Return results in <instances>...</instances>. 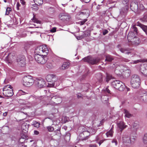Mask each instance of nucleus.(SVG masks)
Instances as JSON below:
<instances>
[{
  "mask_svg": "<svg viewBox=\"0 0 147 147\" xmlns=\"http://www.w3.org/2000/svg\"><path fill=\"white\" fill-rule=\"evenodd\" d=\"M36 53L34 55L36 61L38 63L43 64L48 60L47 55L49 53V50L46 45L40 46L36 49L35 51Z\"/></svg>",
  "mask_w": 147,
  "mask_h": 147,
  "instance_id": "f257e3e1",
  "label": "nucleus"
},
{
  "mask_svg": "<svg viewBox=\"0 0 147 147\" xmlns=\"http://www.w3.org/2000/svg\"><path fill=\"white\" fill-rule=\"evenodd\" d=\"M25 57L24 55L16 57V53L13 52L10 53V63L17 65L20 67H24L26 65Z\"/></svg>",
  "mask_w": 147,
  "mask_h": 147,
  "instance_id": "f03ea898",
  "label": "nucleus"
},
{
  "mask_svg": "<svg viewBox=\"0 0 147 147\" xmlns=\"http://www.w3.org/2000/svg\"><path fill=\"white\" fill-rule=\"evenodd\" d=\"M131 84L133 88H138L140 84V79L139 76L137 75H133L131 79Z\"/></svg>",
  "mask_w": 147,
  "mask_h": 147,
  "instance_id": "7ed1b4c3",
  "label": "nucleus"
},
{
  "mask_svg": "<svg viewBox=\"0 0 147 147\" xmlns=\"http://www.w3.org/2000/svg\"><path fill=\"white\" fill-rule=\"evenodd\" d=\"M34 82L32 77L30 75L24 76L22 78V83L23 86L29 87L32 86Z\"/></svg>",
  "mask_w": 147,
  "mask_h": 147,
  "instance_id": "20e7f679",
  "label": "nucleus"
},
{
  "mask_svg": "<svg viewBox=\"0 0 147 147\" xmlns=\"http://www.w3.org/2000/svg\"><path fill=\"white\" fill-rule=\"evenodd\" d=\"M136 35L137 34L132 31L130 32L128 34L127 38L128 41L129 42V40H130V42H131L133 45H137L140 42L139 38L136 37Z\"/></svg>",
  "mask_w": 147,
  "mask_h": 147,
  "instance_id": "39448f33",
  "label": "nucleus"
},
{
  "mask_svg": "<svg viewBox=\"0 0 147 147\" xmlns=\"http://www.w3.org/2000/svg\"><path fill=\"white\" fill-rule=\"evenodd\" d=\"M82 132L81 133L77 138V140H79V141L86 140L88 138V136L90 135V133L88 131L87 128L83 127Z\"/></svg>",
  "mask_w": 147,
  "mask_h": 147,
  "instance_id": "423d86ee",
  "label": "nucleus"
},
{
  "mask_svg": "<svg viewBox=\"0 0 147 147\" xmlns=\"http://www.w3.org/2000/svg\"><path fill=\"white\" fill-rule=\"evenodd\" d=\"M112 86L120 91H123L125 86L121 82L118 80H114L111 83Z\"/></svg>",
  "mask_w": 147,
  "mask_h": 147,
  "instance_id": "0eeeda50",
  "label": "nucleus"
},
{
  "mask_svg": "<svg viewBox=\"0 0 147 147\" xmlns=\"http://www.w3.org/2000/svg\"><path fill=\"white\" fill-rule=\"evenodd\" d=\"M89 15V11L88 9H85L83 11L81 12L79 14L80 17H82L85 19L83 21L79 22V24L81 25L84 24V23L87 21V19L86 18H87Z\"/></svg>",
  "mask_w": 147,
  "mask_h": 147,
  "instance_id": "6e6552de",
  "label": "nucleus"
},
{
  "mask_svg": "<svg viewBox=\"0 0 147 147\" xmlns=\"http://www.w3.org/2000/svg\"><path fill=\"white\" fill-rule=\"evenodd\" d=\"M136 99L140 102H147V92H140L137 96Z\"/></svg>",
  "mask_w": 147,
  "mask_h": 147,
  "instance_id": "1a4fd4ad",
  "label": "nucleus"
},
{
  "mask_svg": "<svg viewBox=\"0 0 147 147\" xmlns=\"http://www.w3.org/2000/svg\"><path fill=\"white\" fill-rule=\"evenodd\" d=\"M82 60L85 62H87L92 65L96 64L100 61L98 58H92L88 56L84 58Z\"/></svg>",
  "mask_w": 147,
  "mask_h": 147,
  "instance_id": "9d476101",
  "label": "nucleus"
},
{
  "mask_svg": "<svg viewBox=\"0 0 147 147\" xmlns=\"http://www.w3.org/2000/svg\"><path fill=\"white\" fill-rule=\"evenodd\" d=\"M130 7L131 9L134 12H136L138 10V1L131 0V1Z\"/></svg>",
  "mask_w": 147,
  "mask_h": 147,
  "instance_id": "9b49d317",
  "label": "nucleus"
},
{
  "mask_svg": "<svg viewBox=\"0 0 147 147\" xmlns=\"http://www.w3.org/2000/svg\"><path fill=\"white\" fill-rule=\"evenodd\" d=\"M34 83L38 87L42 88L45 86V82L43 79L42 78H39L36 79Z\"/></svg>",
  "mask_w": 147,
  "mask_h": 147,
  "instance_id": "f8f14e48",
  "label": "nucleus"
},
{
  "mask_svg": "<svg viewBox=\"0 0 147 147\" xmlns=\"http://www.w3.org/2000/svg\"><path fill=\"white\" fill-rule=\"evenodd\" d=\"M46 80L49 82H55L57 80V78L55 75L49 74L46 76Z\"/></svg>",
  "mask_w": 147,
  "mask_h": 147,
  "instance_id": "ddd939ff",
  "label": "nucleus"
},
{
  "mask_svg": "<svg viewBox=\"0 0 147 147\" xmlns=\"http://www.w3.org/2000/svg\"><path fill=\"white\" fill-rule=\"evenodd\" d=\"M104 92V95L101 96V98L103 102H106L109 100L108 96L110 94V91L108 89L106 88Z\"/></svg>",
  "mask_w": 147,
  "mask_h": 147,
  "instance_id": "4468645a",
  "label": "nucleus"
},
{
  "mask_svg": "<svg viewBox=\"0 0 147 147\" xmlns=\"http://www.w3.org/2000/svg\"><path fill=\"white\" fill-rule=\"evenodd\" d=\"M123 142V144L126 146H129L131 144L130 137L127 135H124L122 138Z\"/></svg>",
  "mask_w": 147,
  "mask_h": 147,
  "instance_id": "2eb2a0df",
  "label": "nucleus"
},
{
  "mask_svg": "<svg viewBox=\"0 0 147 147\" xmlns=\"http://www.w3.org/2000/svg\"><path fill=\"white\" fill-rule=\"evenodd\" d=\"M118 127L120 129V131H122L127 126V125H125L124 123L122 121H118L117 124Z\"/></svg>",
  "mask_w": 147,
  "mask_h": 147,
  "instance_id": "dca6fc26",
  "label": "nucleus"
},
{
  "mask_svg": "<svg viewBox=\"0 0 147 147\" xmlns=\"http://www.w3.org/2000/svg\"><path fill=\"white\" fill-rule=\"evenodd\" d=\"M59 18L60 20H66L70 18L69 16L67 13H61L59 14Z\"/></svg>",
  "mask_w": 147,
  "mask_h": 147,
  "instance_id": "f3484780",
  "label": "nucleus"
},
{
  "mask_svg": "<svg viewBox=\"0 0 147 147\" xmlns=\"http://www.w3.org/2000/svg\"><path fill=\"white\" fill-rule=\"evenodd\" d=\"M9 86L8 85L5 86H4L3 89V94L5 96H9Z\"/></svg>",
  "mask_w": 147,
  "mask_h": 147,
  "instance_id": "a211bd4d",
  "label": "nucleus"
},
{
  "mask_svg": "<svg viewBox=\"0 0 147 147\" xmlns=\"http://www.w3.org/2000/svg\"><path fill=\"white\" fill-rule=\"evenodd\" d=\"M140 72L143 75L147 76V65L142 66L140 70Z\"/></svg>",
  "mask_w": 147,
  "mask_h": 147,
  "instance_id": "6ab92c4d",
  "label": "nucleus"
},
{
  "mask_svg": "<svg viewBox=\"0 0 147 147\" xmlns=\"http://www.w3.org/2000/svg\"><path fill=\"white\" fill-rule=\"evenodd\" d=\"M123 65H121L118 66L115 69V72L117 74H120V72L121 73H122V71H123V69H121V68H123Z\"/></svg>",
  "mask_w": 147,
  "mask_h": 147,
  "instance_id": "aec40b11",
  "label": "nucleus"
},
{
  "mask_svg": "<svg viewBox=\"0 0 147 147\" xmlns=\"http://www.w3.org/2000/svg\"><path fill=\"white\" fill-rule=\"evenodd\" d=\"M128 7L126 6L122 8L120 11V13L122 15H125L127 12Z\"/></svg>",
  "mask_w": 147,
  "mask_h": 147,
  "instance_id": "412c9836",
  "label": "nucleus"
},
{
  "mask_svg": "<svg viewBox=\"0 0 147 147\" xmlns=\"http://www.w3.org/2000/svg\"><path fill=\"white\" fill-rule=\"evenodd\" d=\"M69 63L68 62H65L63 63L61 67L60 68L61 69L64 70L67 69L69 67Z\"/></svg>",
  "mask_w": 147,
  "mask_h": 147,
  "instance_id": "4be33fe9",
  "label": "nucleus"
},
{
  "mask_svg": "<svg viewBox=\"0 0 147 147\" xmlns=\"http://www.w3.org/2000/svg\"><path fill=\"white\" fill-rule=\"evenodd\" d=\"M113 133V126H112L111 129L106 133V135L107 137H112Z\"/></svg>",
  "mask_w": 147,
  "mask_h": 147,
  "instance_id": "5701e85b",
  "label": "nucleus"
},
{
  "mask_svg": "<svg viewBox=\"0 0 147 147\" xmlns=\"http://www.w3.org/2000/svg\"><path fill=\"white\" fill-rule=\"evenodd\" d=\"M28 124L26 123H23L21 125L22 129L23 130V131H26V130L28 129Z\"/></svg>",
  "mask_w": 147,
  "mask_h": 147,
  "instance_id": "b1692460",
  "label": "nucleus"
},
{
  "mask_svg": "<svg viewBox=\"0 0 147 147\" xmlns=\"http://www.w3.org/2000/svg\"><path fill=\"white\" fill-rule=\"evenodd\" d=\"M88 131L90 133V135H93L96 132V130L95 129H94L91 127L87 128Z\"/></svg>",
  "mask_w": 147,
  "mask_h": 147,
  "instance_id": "393cba45",
  "label": "nucleus"
},
{
  "mask_svg": "<svg viewBox=\"0 0 147 147\" xmlns=\"http://www.w3.org/2000/svg\"><path fill=\"white\" fill-rule=\"evenodd\" d=\"M124 113L125 114V117L129 118L132 116V115L130 114L129 111L125 109L124 110Z\"/></svg>",
  "mask_w": 147,
  "mask_h": 147,
  "instance_id": "a878e982",
  "label": "nucleus"
},
{
  "mask_svg": "<svg viewBox=\"0 0 147 147\" xmlns=\"http://www.w3.org/2000/svg\"><path fill=\"white\" fill-rule=\"evenodd\" d=\"M24 105L26 106V107L27 108H29L35 105L33 103H31L28 102H25Z\"/></svg>",
  "mask_w": 147,
  "mask_h": 147,
  "instance_id": "bb28decb",
  "label": "nucleus"
},
{
  "mask_svg": "<svg viewBox=\"0 0 147 147\" xmlns=\"http://www.w3.org/2000/svg\"><path fill=\"white\" fill-rule=\"evenodd\" d=\"M140 26L147 34V26L141 24L140 25Z\"/></svg>",
  "mask_w": 147,
  "mask_h": 147,
  "instance_id": "cd10ccee",
  "label": "nucleus"
},
{
  "mask_svg": "<svg viewBox=\"0 0 147 147\" xmlns=\"http://www.w3.org/2000/svg\"><path fill=\"white\" fill-rule=\"evenodd\" d=\"M139 4L138 9L143 10L144 9V7L140 1H138V4Z\"/></svg>",
  "mask_w": 147,
  "mask_h": 147,
  "instance_id": "c85d7f7f",
  "label": "nucleus"
},
{
  "mask_svg": "<svg viewBox=\"0 0 147 147\" xmlns=\"http://www.w3.org/2000/svg\"><path fill=\"white\" fill-rule=\"evenodd\" d=\"M113 59L111 55H108L106 56L105 61L109 62H111L113 60Z\"/></svg>",
  "mask_w": 147,
  "mask_h": 147,
  "instance_id": "c756f323",
  "label": "nucleus"
},
{
  "mask_svg": "<svg viewBox=\"0 0 147 147\" xmlns=\"http://www.w3.org/2000/svg\"><path fill=\"white\" fill-rule=\"evenodd\" d=\"M131 31L134 33L137 34V28L134 26H133L131 28Z\"/></svg>",
  "mask_w": 147,
  "mask_h": 147,
  "instance_id": "7c9ffc66",
  "label": "nucleus"
},
{
  "mask_svg": "<svg viewBox=\"0 0 147 147\" xmlns=\"http://www.w3.org/2000/svg\"><path fill=\"white\" fill-rule=\"evenodd\" d=\"M143 141L144 143L146 144L147 143V133L144 134L143 138Z\"/></svg>",
  "mask_w": 147,
  "mask_h": 147,
  "instance_id": "2f4dec72",
  "label": "nucleus"
},
{
  "mask_svg": "<svg viewBox=\"0 0 147 147\" xmlns=\"http://www.w3.org/2000/svg\"><path fill=\"white\" fill-rule=\"evenodd\" d=\"M106 81L108 82L112 78V76L109 74H106Z\"/></svg>",
  "mask_w": 147,
  "mask_h": 147,
  "instance_id": "473e14b6",
  "label": "nucleus"
},
{
  "mask_svg": "<svg viewBox=\"0 0 147 147\" xmlns=\"http://www.w3.org/2000/svg\"><path fill=\"white\" fill-rule=\"evenodd\" d=\"M33 124L34 126L36 127H38L40 125V124L39 123L37 122L36 121H33Z\"/></svg>",
  "mask_w": 147,
  "mask_h": 147,
  "instance_id": "72a5a7b5",
  "label": "nucleus"
},
{
  "mask_svg": "<svg viewBox=\"0 0 147 147\" xmlns=\"http://www.w3.org/2000/svg\"><path fill=\"white\" fill-rule=\"evenodd\" d=\"M52 98L53 99H57V98H58L59 99H58V100H59L58 102H59V103L61 102L62 101V99H61V98L60 97H59V96H53V97H52Z\"/></svg>",
  "mask_w": 147,
  "mask_h": 147,
  "instance_id": "f704fd0d",
  "label": "nucleus"
},
{
  "mask_svg": "<svg viewBox=\"0 0 147 147\" xmlns=\"http://www.w3.org/2000/svg\"><path fill=\"white\" fill-rule=\"evenodd\" d=\"M141 20L143 22H147V13L145 14L143 18L141 19Z\"/></svg>",
  "mask_w": 147,
  "mask_h": 147,
  "instance_id": "c9c22d12",
  "label": "nucleus"
},
{
  "mask_svg": "<svg viewBox=\"0 0 147 147\" xmlns=\"http://www.w3.org/2000/svg\"><path fill=\"white\" fill-rule=\"evenodd\" d=\"M34 1L36 3L38 4L39 5L42 4L43 1V0H34Z\"/></svg>",
  "mask_w": 147,
  "mask_h": 147,
  "instance_id": "e433bc0d",
  "label": "nucleus"
},
{
  "mask_svg": "<svg viewBox=\"0 0 147 147\" xmlns=\"http://www.w3.org/2000/svg\"><path fill=\"white\" fill-rule=\"evenodd\" d=\"M131 144L133 143L136 140V136H131V137L130 138Z\"/></svg>",
  "mask_w": 147,
  "mask_h": 147,
  "instance_id": "4c0bfd02",
  "label": "nucleus"
},
{
  "mask_svg": "<svg viewBox=\"0 0 147 147\" xmlns=\"http://www.w3.org/2000/svg\"><path fill=\"white\" fill-rule=\"evenodd\" d=\"M10 97L12 96L13 94V90L12 89V87L10 85Z\"/></svg>",
  "mask_w": 147,
  "mask_h": 147,
  "instance_id": "58836bf2",
  "label": "nucleus"
},
{
  "mask_svg": "<svg viewBox=\"0 0 147 147\" xmlns=\"http://www.w3.org/2000/svg\"><path fill=\"white\" fill-rule=\"evenodd\" d=\"M46 67L50 69L52 68L53 67V65L51 63H48L46 64Z\"/></svg>",
  "mask_w": 147,
  "mask_h": 147,
  "instance_id": "ea45409f",
  "label": "nucleus"
},
{
  "mask_svg": "<svg viewBox=\"0 0 147 147\" xmlns=\"http://www.w3.org/2000/svg\"><path fill=\"white\" fill-rule=\"evenodd\" d=\"M90 35V32L88 30L85 31L84 33V35L86 37Z\"/></svg>",
  "mask_w": 147,
  "mask_h": 147,
  "instance_id": "a19ab883",
  "label": "nucleus"
},
{
  "mask_svg": "<svg viewBox=\"0 0 147 147\" xmlns=\"http://www.w3.org/2000/svg\"><path fill=\"white\" fill-rule=\"evenodd\" d=\"M131 0H122V3L124 4H127L129 2L131 1Z\"/></svg>",
  "mask_w": 147,
  "mask_h": 147,
  "instance_id": "79ce46f5",
  "label": "nucleus"
},
{
  "mask_svg": "<svg viewBox=\"0 0 147 147\" xmlns=\"http://www.w3.org/2000/svg\"><path fill=\"white\" fill-rule=\"evenodd\" d=\"M101 139V136L100 135L97 136L96 137V140L97 142H98L100 139Z\"/></svg>",
  "mask_w": 147,
  "mask_h": 147,
  "instance_id": "37998d69",
  "label": "nucleus"
},
{
  "mask_svg": "<svg viewBox=\"0 0 147 147\" xmlns=\"http://www.w3.org/2000/svg\"><path fill=\"white\" fill-rule=\"evenodd\" d=\"M32 6V7H31V8H32V9H34L35 10H37L38 9V8L36 4L33 5Z\"/></svg>",
  "mask_w": 147,
  "mask_h": 147,
  "instance_id": "c03bdc74",
  "label": "nucleus"
},
{
  "mask_svg": "<svg viewBox=\"0 0 147 147\" xmlns=\"http://www.w3.org/2000/svg\"><path fill=\"white\" fill-rule=\"evenodd\" d=\"M47 129L49 131H52L54 130V129L53 127L49 126L47 127Z\"/></svg>",
  "mask_w": 147,
  "mask_h": 147,
  "instance_id": "a18cd8bd",
  "label": "nucleus"
},
{
  "mask_svg": "<svg viewBox=\"0 0 147 147\" xmlns=\"http://www.w3.org/2000/svg\"><path fill=\"white\" fill-rule=\"evenodd\" d=\"M98 76L100 77L99 79L98 80V81L100 83H101L102 81V76L101 74H98Z\"/></svg>",
  "mask_w": 147,
  "mask_h": 147,
  "instance_id": "49530a36",
  "label": "nucleus"
},
{
  "mask_svg": "<svg viewBox=\"0 0 147 147\" xmlns=\"http://www.w3.org/2000/svg\"><path fill=\"white\" fill-rule=\"evenodd\" d=\"M33 19H34V22H36L37 24H41V22L40 21L36 19V18H35L34 17L33 18Z\"/></svg>",
  "mask_w": 147,
  "mask_h": 147,
  "instance_id": "de8ad7c7",
  "label": "nucleus"
},
{
  "mask_svg": "<svg viewBox=\"0 0 147 147\" xmlns=\"http://www.w3.org/2000/svg\"><path fill=\"white\" fill-rule=\"evenodd\" d=\"M16 21V18H11L10 22V23L11 24H13L14 23V21Z\"/></svg>",
  "mask_w": 147,
  "mask_h": 147,
  "instance_id": "09e8293b",
  "label": "nucleus"
},
{
  "mask_svg": "<svg viewBox=\"0 0 147 147\" xmlns=\"http://www.w3.org/2000/svg\"><path fill=\"white\" fill-rule=\"evenodd\" d=\"M51 84H48V87H53L54 86V85L55 84V82H52Z\"/></svg>",
  "mask_w": 147,
  "mask_h": 147,
  "instance_id": "8fccbe9b",
  "label": "nucleus"
},
{
  "mask_svg": "<svg viewBox=\"0 0 147 147\" xmlns=\"http://www.w3.org/2000/svg\"><path fill=\"white\" fill-rule=\"evenodd\" d=\"M18 93L20 95H24L25 94V92L23 91L22 90H20L19 91Z\"/></svg>",
  "mask_w": 147,
  "mask_h": 147,
  "instance_id": "3c124183",
  "label": "nucleus"
},
{
  "mask_svg": "<svg viewBox=\"0 0 147 147\" xmlns=\"http://www.w3.org/2000/svg\"><path fill=\"white\" fill-rule=\"evenodd\" d=\"M9 14V7H7L6 9L5 15H8Z\"/></svg>",
  "mask_w": 147,
  "mask_h": 147,
  "instance_id": "603ef678",
  "label": "nucleus"
},
{
  "mask_svg": "<svg viewBox=\"0 0 147 147\" xmlns=\"http://www.w3.org/2000/svg\"><path fill=\"white\" fill-rule=\"evenodd\" d=\"M112 143H115V145L116 146H117V144H118L117 141V140L116 139H113L112 140Z\"/></svg>",
  "mask_w": 147,
  "mask_h": 147,
  "instance_id": "864d4df0",
  "label": "nucleus"
},
{
  "mask_svg": "<svg viewBox=\"0 0 147 147\" xmlns=\"http://www.w3.org/2000/svg\"><path fill=\"white\" fill-rule=\"evenodd\" d=\"M120 51L123 53H125V52L127 51V50L126 49H125L124 48H121L120 49Z\"/></svg>",
  "mask_w": 147,
  "mask_h": 147,
  "instance_id": "5fc2aeb1",
  "label": "nucleus"
},
{
  "mask_svg": "<svg viewBox=\"0 0 147 147\" xmlns=\"http://www.w3.org/2000/svg\"><path fill=\"white\" fill-rule=\"evenodd\" d=\"M56 28L54 27L50 30V32H54L56 31Z\"/></svg>",
  "mask_w": 147,
  "mask_h": 147,
  "instance_id": "6e6d98bb",
  "label": "nucleus"
},
{
  "mask_svg": "<svg viewBox=\"0 0 147 147\" xmlns=\"http://www.w3.org/2000/svg\"><path fill=\"white\" fill-rule=\"evenodd\" d=\"M21 6V5L20 4L19 2H17L16 4V7L17 9L18 10L20 9V7Z\"/></svg>",
  "mask_w": 147,
  "mask_h": 147,
  "instance_id": "4d7b16f0",
  "label": "nucleus"
},
{
  "mask_svg": "<svg viewBox=\"0 0 147 147\" xmlns=\"http://www.w3.org/2000/svg\"><path fill=\"white\" fill-rule=\"evenodd\" d=\"M104 140H101L100 139V140L98 142H97L98 143V144H99V146H100L101 144L103 142V141H104Z\"/></svg>",
  "mask_w": 147,
  "mask_h": 147,
  "instance_id": "13d9d810",
  "label": "nucleus"
},
{
  "mask_svg": "<svg viewBox=\"0 0 147 147\" xmlns=\"http://www.w3.org/2000/svg\"><path fill=\"white\" fill-rule=\"evenodd\" d=\"M15 77V75H13L12 77H10V81H13Z\"/></svg>",
  "mask_w": 147,
  "mask_h": 147,
  "instance_id": "bf43d9fd",
  "label": "nucleus"
},
{
  "mask_svg": "<svg viewBox=\"0 0 147 147\" xmlns=\"http://www.w3.org/2000/svg\"><path fill=\"white\" fill-rule=\"evenodd\" d=\"M108 32V31L107 30H104L103 32V34L104 35H105Z\"/></svg>",
  "mask_w": 147,
  "mask_h": 147,
  "instance_id": "052dcab7",
  "label": "nucleus"
},
{
  "mask_svg": "<svg viewBox=\"0 0 147 147\" xmlns=\"http://www.w3.org/2000/svg\"><path fill=\"white\" fill-rule=\"evenodd\" d=\"M34 133L35 135H38L39 134V132L37 130H34Z\"/></svg>",
  "mask_w": 147,
  "mask_h": 147,
  "instance_id": "680f3d73",
  "label": "nucleus"
},
{
  "mask_svg": "<svg viewBox=\"0 0 147 147\" xmlns=\"http://www.w3.org/2000/svg\"><path fill=\"white\" fill-rule=\"evenodd\" d=\"M89 147H96V146L94 144H90L89 145Z\"/></svg>",
  "mask_w": 147,
  "mask_h": 147,
  "instance_id": "e2e57ef3",
  "label": "nucleus"
},
{
  "mask_svg": "<svg viewBox=\"0 0 147 147\" xmlns=\"http://www.w3.org/2000/svg\"><path fill=\"white\" fill-rule=\"evenodd\" d=\"M21 3L23 5H24L25 3V2L24 0H20Z\"/></svg>",
  "mask_w": 147,
  "mask_h": 147,
  "instance_id": "0e129e2a",
  "label": "nucleus"
},
{
  "mask_svg": "<svg viewBox=\"0 0 147 147\" xmlns=\"http://www.w3.org/2000/svg\"><path fill=\"white\" fill-rule=\"evenodd\" d=\"M82 95L81 94H78L77 95V97L78 98H80L82 96Z\"/></svg>",
  "mask_w": 147,
  "mask_h": 147,
  "instance_id": "69168bd1",
  "label": "nucleus"
},
{
  "mask_svg": "<svg viewBox=\"0 0 147 147\" xmlns=\"http://www.w3.org/2000/svg\"><path fill=\"white\" fill-rule=\"evenodd\" d=\"M90 0H83V1L86 3L89 2Z\"/></svg>",
  "mask_w": 147,
  "mask_h": 147,
  "instance_id": "338daca9",
  "label": "nucleus"
},
{
  "mask_svg": "<svg viewBox=\"0 0 147 147\" xmlns=\"http://www.w3.org/2000/svg\"><path fill=\"white\" fill-rule=\"evenodd\" d=\"M3 128L4 129H7L8 130L9 129V127L6 126H4Z\"/></svg>",
  "mask_w": 147,
  "mask_h": 147,
  "instance_id": "774afa93",
  "label": "nucleus"
}]
</instances>
